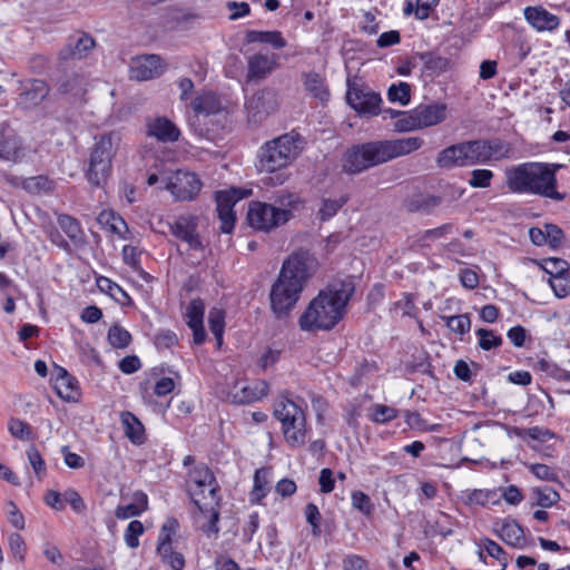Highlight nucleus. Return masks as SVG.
<instances>
[{
  "label": "nucleus",
  "instance_id": "15",
  "mask_svg": "<svg viewBox=\"0 0 570 570\" xmlns=\"http://www.w3.org/2000/svg\"><path fill=\"white\" fill-rule=\"evenodd\" d=\"M436 164L440 168L443 169L472 166L466 141L459 142L442 149L438 155Z\"/></svg>",
  "mask_w": 570,
  "mask_h": 570
},
{
  "label": "nucleus",
  "instance_id": "51",
  "mask_svg": "<svg viewBox=\"0 0 570 570\" xmlns=\"http://www.w3.org/2000/svg\"><path fill=\"white\" fill-rule=\"evenodd\" d=\"M144 533V525L140 521L134 520L131 521L125 532V541L126 544L135 549L139 546V535Z\"/></svg>",
  "mask_w": 570,
  "mask_h": 570
},
{
  "label": "nucleus",
  "instance_id": "29",
  "mask_svg": "<svg viewBox=\"0 0 570 570\" xmlns=\"http://www.w3.org/2000/svg\"><path fill=\"white\" fill-rule=\"evenodd\" d=\"M416 56L423 62V71L428 76H440L450 69V60L432 51L419 52Z\"/></svg>",
  "mask_w": 570,
  "mask_h": 570
},
{
  "label": "nucleus",
  "instance_id": "16",
  "mask_svg": "<svg viewBox=\"0 0 570 570\" xmlns=\"http://www.w3.org/2000/svg\"><path fill=\"white\" fill-rule=\"evenodd\" d=\"M49 94V86L41 79L20 82L19 101L26 108L39 105Z\"/></svg>",
  "mask_w": 570,
  "mask_h": 570
},
{
  "label": "nucleus",
  "instance_id": "59",
  "mask_svg": "<svg viewBox=\"0 0 570 570\" xmlns=\"http://www.w3.org/2000/svg\"><path fill=\"white\" fill-rule=\"evenodd\" d=\"M482 548L487 551V553L499 560L503 567L507 564V553L503 549L493 540L484 539L482 543Z\"/></svg>",
  "mask_w": 570,
  "mask_h": 570
},
{
  "label": "nucleus",
  "instance_id": "47",
  "mask_svg": "<svg viewBox=\"0 0 570 570\" xmlns=\"http://www.w3.org/2000/svg\"><path fill=\"white\" fill-rule=\"evenodd\" d=\"M8 430L10 434L20 440H32L33 433L28 423L19 419H10L8 423Z\"/></svg>",
  "mask_w": 570,
  "mask_h": 570
},
{
  "label": "nucleus",
  "instance_id": "34",
  "mask_svg": "<svg viewBox=\"0 0 570 570\" xmlns=\"http://www.w3.org/2000/svg\"><path fill=\"white\" fill-rule=\"evenodd\" d=\"M272 203L268 205L271 207H274L276 212H285L287 214L286 216V223L292 217V207L298 202V197L289 191L286 190H278L271 197Z\"/></svg>",
  "mask_w": 570,
  "mask_h": 570
},
{
  "label": "nucleus",
  "instance_id": "40",
  "mask_svg": "<svg viewBox=\"0 0 570 570\" xmlns=\"http://www.w3.org/2000/svg\"><path fill=\"white\" fill-rule=\"evenodd\" d=\"M271 470L267 468H261L256 470L254 475V488L252 494L254 495V499H264L269 490V478Z\"/></svg>",
  "mask_w": 570,
  "mask_h": 570
},
{
  "label": "nucleus",
  "instance_id": "41",
  "mask_svg": "<svg viewBox=\"0 0 570 570\" xmlns=\"http://www.w3.org/2000/svg\"><path fill=\"white\" fill-rule=\"evenodd\" d=\"M466 145L472 165L491 160V153L488 151L487 140H470L466 141Z\"/></svg>",
  "mask_w": 570,
  "mask_h": 570
},
{
  "label": "nucleus",
  "instance_id": "57",
  "mask_svg": "<svg viewBox=\"0 0 570 570\" xmlns=\"http://www.w3.org/2000/svg\"><path fill=\"white\" fill-rule=\"evenodd\" d=\"M9 547L10 551L16 559L19 561L24 560V554L27 551L26 543L22 537L19 533H11L9 537Z\"/></svg>",
  "mask_w": 570,
  "mask_h": 570
},
{
  "label": "nucleus",
  "instance_id": "50",
  "mask_svg": "<svg viewBox=\"0 0 570 570\" xmlns=\"http://www.w3.org/2000/svg\"><path fill=\"white\" fill-rule=\"evenodd\" d=\"M549 284L557 297L563 298L570 294L569 273L558 277H550Z\"/></svg>",
  "mask_w": 570,
  "mask_h": 570
},
{
  "label": "nucleus",
  "instance_id": "45",
  "mask_svg": "<svg viewBox=\"0 0 570 570\" xmlns=\"http://www.w3.org/2000/svg\"><path fill=\"white\" fill-rule=\"evenodd\" d=\"M479 336V347L483 351H490L502 345V337L497 335L494 331L488 328H479L476 331Z\"/></svg>",
  "mask_w": 570,
  "mask_h": 570
},
{
  "label": "nucleus",
  "instance_id": "27",
  "mask_svg": "<svg viewBox=\"0 0 570 570\" xmlns=\"http://www.w3.org/2000/svg\"><path fill=\"white\" fill-rule=\"evenodd\" d=\"M275 61L266 55L257 53L248 60V80H262L275 69Z\"/></svg>",
  "mask_w": 570,
  "mask_h": 570
},
{
  "label": "nucleus",
  "instance_id": "25",
  "mask_svg": "<svg viewBox=\"0 0 570 570\" xmlns=\"http://www.w3.org/2000/svg\"><path fill=\"white\" fill-rule=\"evenodd\" d=\"M94 38L87 33H82L78 39H69L68 46L61 50L62 59H81L95 47Z\"/></svg>",
  "mask_w": 570,
  "mask_h": 570
},
{
  "label": "nucleus",
  "instance_id": "23",
  "mask_svg": "<svg viewBox=\"0 0 570 570\" xmlns=\"http://www.w3.org/2000/svg\"><path fill=\"white\" fill-rule=\"evenodd\" d=\"M268 392V384L265 381H255L249 385H244L235 390L232 394L233 402L236 404H249L261 400Z\"/></svg>",
  "mask_w": 570,
  "mask_h": 570
},
{
  "label": "nucleus",
  "instance_id": "49",
  "mask_svg": "<svg viewBox=\"0 0 570 570\" xmlns=\"http://www.w3.org/2000/svg\"><path fill=\"white\" fill-rule=\"evenodd\" d=\"M148 501L131 502L127 505H119L116 510V517L118 519H129L131 517L139 515L147 510Z\"/></svg>",
  "mask_w": 570,
  "mask_h": 570
},
{
  "label": "nucleus",
  "instance_id": "20",
  "mask_svg": "<svg viewBox=\"0 0 570 570\" xmlns=\"http://www.w3.org/2000/svg\"><path fill=\"white\" fill-rule=\"evenodd\" d=\"M494 531L509 546L514 548H523L525 546V537L523 529L512 519L498 520L493 524Z\"/></svg>",
  "mask_w": 570,
  "mask_h": 570
},
{
  "label": "nucleus",
  "instance_id": "54",
  "mask_svg": "<svg viewBox=\"0 0 570 570\" xmlns=\"http://www.w3.org/2000/svg\"><path fill=\"white\" fill-rule=\"evenodd\" d=\"M544 236L546 244L548 243L552 248H558L564 238L563 230L554 224L544 225Z\"/></svg>",
  "mask_w": 570,
  "mask_h": 570
},
{
  "label": "nucleus",
  "instance_id": "55",
  "mask_svg": "<svg viewBox=\"0 0 570 570\" xmlns=\"http://www.w3.org/2000/svg\"><path fill=\"white\" fill-rule=\"evenodd\" d=\"M569 264L562 258H549L543 266L550 277H558L568 274Z\"/></svg>",
  "mask_w": 570,
  "mask_h": 570
},
{
  "label": "nucleus",
  "instance_id": "11",
  "mask_svg": "<svg viewBox=\"0 0 570 570\" xmlns=\"http://www.w3.org/2000/svg\"><path fill=\"white\" fill-rule=\"evenodd\" d=\"M346 101L358 115L376 116L380 114L382 99L380 94L365 91L347 79Z\"/></svg>",
  "mask_w": 570,
  "mask_h": 570
},
{
  "label": "nucleus",
  "instance_id": "43",
  "mask_svg": "<svg viewBox=\"0 0 570 570\" xmlns=\"http://www.w3.org/2000/svg\"><path fill=\"white\" fill-rule=\"evenodd\" d=\"M108 342L115 348H125L131 342V334L124 327L115 324L108 330Z\"/></svg>",
  "mask_w": 570,
  "mask_h": 570
},
{
  "label": "nucleus",
  "instance_id": "28",
  "mask_svg": "<svg viewBox=\"0 0 570 570\" xmlns=\"http://www.w3.org/2000/svg\"><path fill=\"white\" fill-rule=\"evenodd\" d=\"M120 421L124 426L125 435L134 444H142L146 440L145 428L138 417L129 411H124L120 414Z\"/></svg>",
  "mask_w": 570,
  "mask_h": 570
},
{
  "label": "nucleus",
  "instance_id": "53",
  "mask_svg": "<svg viewBox=\"0 0 570 570\" xmlns=\"http://www.w3.org/2000/svg\"><path fill=\"white\" fill-rule=\"evenodd\" d=\"M493 178V173L489 169H474L471 173V178L469 179L470 186L474 188H487L491 184V179Z\"/></svg>",
  "mask_w": 570,
  "mask_h": 570
},
{
  "label": "nucleus",
  "instance_id": "10",
  "mask_svg": "<svg viewBox=\"0 0 570 570\" xmlns=\"http://www.w3.org/2000/svg\"><path fill=\"white\" fill-rule=\"evenodd\" d=\"M164 187L171 193L176 200H191L202 188V183L194 173L177 170L163 179Z\"/></svg>",
  "mask_w": 570,
  "mask_h": 570
},
{
  "label": "nucleus",
  "instance_id": "3",
  "mask_svg": "<svg viewBox=\"0 0 570 570\" xmlns=\"http://www.w3.org/2000/svg\"><path fill=\"white\" fill-rule=\"evenodd\" d=\"M423 140L417 137L374 140L352 146L344 154L343 170L348 175L361 174L372 167L417 150Z\"/></svg>",
  "mask_w": 570,
  "mask_h": 570
},
{
  "label": "nucleus",
  "instance_id": "64",
  "mask_svg": "<svg viewBox=\"0 0 570 570\" xmlns=\"http://www.w3.org/2000/svg\"><path fill=\"white\" fill-rule=\"evenodd\" d=\"M141 366L140 360L136 355H128L120 360L119 370L125 374H132Z\"/></svg>",
  "mask_w": 570,
  "mask_h": 570
},
{
  "label": "nucleus",
  "instance_id": "9",
  "mask_svg": "<svg viewBox=\"0 0 570 570\" xmlns=\"http://www.w3.org/2000/svg\"><path fill=\"white\" fill-rule=\"evenodd\" d=\"M285 212H276L268 203L252 202L247 210L249 226L257 230L269 232L286 224Z\"/></svg>",
  "mask_w": 570,
  "mask_h": 570
},
{
  "label": "nucleus",
  "instance_id": "32",
  "mask_svg": "<svg viewBox=\"0 0 570 570\" xmlns=\"http://www.w3.org/2000/svg\"><path fill=\"white\" fill-rule=\"evenodd\" d=\"M248 43L261 42L271 45L275 49H282L286 46L285 39L279 31H257L248 30L245 37Z\"/></svg>",
  "mask_w": 570,
  "mask_h": 570
},
{
  "label": "nucleus",
  "instance_id": "5",
  "mask_svg": "<svg viewBox=\"0 0 570 570\" xmlns=\"http://www.w3.org/2000/svg\"><path fill=\"white\" fill-rule=\"evenodd\" d=\"M304 138L294 131L265 142L258 153L257 168L273 173L286 167L304 148Z\"/></svg>",
  "mask_w": 570,
  "mask_h": 570
},
{
  "label": "nucleus",
  "instance_id": "24",
  "mask_svg": "<svg viewBox=\"0 0 570 570\" xmlns=\"http://www.w3.org/2000/svg\"><path fill=\"white\" fill-rule=\"evenodd\" d=\"M194 503L198 511V518L207 519V522L202 524V530L208 535L217 534L219 532L217 525L220 515L219 501H215V503L209 507L207 504H200L199 501H194Z\"/></svg>",
  "mask_w": 570,
  "mask_h": 570
},
{
  "label": "nucleus",
  "instance_id": "35",
  "mask_svg": "<svg viewBox=\"0 0 570 570\" xmlns=\"http://www.w3.org/2000/svg\"><path fill=\"white\" fill-rule=\"evenodd\" d=\"M157 552L163 561L169 564L174 570H183L185 567V559L181 553L171 550L168 544V537L161 538L157 546Z\"/></svg>",
  "mask_w": 570,
  "mask_h": 570
},
{
  "label": "nucleus",
  "instance_id": "30",
  "mask_svg": "<svg viewBox=\"0 0 570 570\" xmlns=\"http://www.w3.org/2000/svg\"><path fill=\"white\" fill-rule=\"evenodd\" d=\"M21 155V141L12 130L0 131V158L17 160Z\"/></svg>",
  "mask_w": 570,
  "mask_h": 570
},
{
  "label": "nucleus",
  "instance_id": "7",
  "mask_svg": "<svg viewBox=\"0 0 570 570\" xmlns=\"http://www.w3.org/2000/svg\"><path fill=\"white\" fill-rule=\"evenodd\" d=\"M274 416L282 423L283 434L289 446L297 448L305 444L306 417L295 402L282 399L275 405Z\"/></svg>",
  "mask_w": 570,
  "mask_h": 570
},
{
  "label": "nucleus",
  "instance_id": "52",
  "mask_svg": "<svg viewBox=\"0 0 570 570\" xmlns=\"http://www.w3.org/2000/svg\"><path fill=\"white\" fill-rule=\"evenodd\" d=\"M402 116L403 117L395 122V128L397 131H412L422 128L416 117L415 109L409 112L405 111V115Z\"/></svg>",
  "mask_w": 570,
  "mask_h": 570
},
{
  "label": "nucleus",
  "instance_id": "46",
  "mask_svg": "<svg viewBox=\"0 0 570 570\" xmlns=\"http://www.w3.org/2000/svg\"><path fill=\"white\" fill-rule=\"evenodd\" d=\"M208 325L210 332L214 334L218 342L223 338L225 315L222 309L212 308L208 314Z\"/></svg>",
  "mask_w": 570,
  "mask_h": 570
},
{
  "label": "nucleus",
  "instance_id": "14",
  "mask_svg": "<svg viewBox=\"0 0 570 570\" xmlns=\"http://www.w3.org/2000/svg\"><path fill=\"white\" fill-rule=\"evenodd\" d=\"M204 314L205 303L202 298L191 299L184 313L186 324L193 331V341L196 345L203 344L206 340Z\"/></svg>",
  "mask_w": 570,
  "mask_h": 570
},
{
  "label": "nucleus",
  "instance_id": "63",
  "mask_svg": "<svg viewBox=\"0 0 570 570\" xmlns=\"http://www.w3.org/2000/svg\"><path fill=\"white\" fill-rule=\"evenodd\" d=\"M178 343L177 335L171 331H163L155 337V344L158 348H169Z\"/></svg>",
  "mask_w": 570,
  "mask_h": 570
},
{
  "label": "nucleus",
  "instance_id": "22",
  "mask_svg": "<svg viewBox=\"0 0 570 570\" xmlns=\"http://www.w3.org/2000/svg\"><path fill=\"white\" fill-rule=\"evenodd\" d=\"M147 134L164 142L176 141L180 135L175 124L166 117H158L149 122Z\"/></svg>",
  "mask_w": 570,
  "mask_h": 570
},
{
  "label": "nucleus",
  "instance_id": "13",
  "mask_svg": "<svg viewBox=\"0 0 570 570\" xmlns=\"http://www.w3.org/2000/svg\"><path fill=\"white\" fill-rule=\"evenodd\" d=\"M193 108L195 116L190 120V125L194 127L195 132L199 137H209L210 129L207 127L209 118L220 112L219 104L209 98H196L193 101Z\"/></svg>",
  "mask_w": 570,
  "mask_h": 570
},
{
  "label": "nucleus",
  "instance_id": "39",
  "mask_svg": "<svg viewBox=\"0 0 570 570\" xmlns=\"http://www.w3.org/2000/svg\"><path fill=\"white\" fill-rule=\"evenodd\" d=\"M97 222L104 226L108 227L111 233L121 235L122 229H127V224L122 217L117 215L112 210H102L98 217Z\"/></svg>",
  "mask_w": 570,
  "mask_h": 570
},
{
  "label": "nucleus",
  "instance_id": "26",
  "mask_svg": "<svg viewBox=\"0 0 570 570\" xmlns=\"http://www.w3.org/2000/svg\"><path fill=\"white\" fill-rule=\"evenodd\" d=\"M421 127H430L445 119L446 107L444 104L420 105L415 108Z\"/></svg>",
  "mask_w": 570,
  "mask_h": 570
},
{
  "label": "nucleus",
  "instance_id": "48",
  "mask_svg": "<svg viewBox=\"0 0 570 570\" xmlns=\"http://www.w3.org/2000/svg\"><path fill=\"white\" fill-rule=\"evenodd\" d=\"M446 326L454 333L463 335L471 328V320L468 314L445 317Z\"/></svg>",
  "mask_w": 570,
  "mask_h": 570
},
{
  "label": "nucleus",
  "instance_id": "36",
  "mask_svg": "<svg viewBox=\"0 0 570 570\" xmlns=\"http://www.w3.org/2000/svg\"><path fill=\"white\" fill-rule=\"evenodd\" d=\"M218 490L219 485L217 484L215 476H213V479H198L194 482H187V491L191 499L196 495L205 497L206 494L215 497Z\"/></svg>",
  "mask_w": 570,
  "mask_h": 570
},
{
  "label": "nucleus",
  "instance_id": "61",
  "mask_svg": "<svg viewBox=\"0 0 570 570\" xmlns=\"http://www.w3.org/2000/svg\"><path fill=\"white\" fill-rule=\"evenodd\" d=\"M6 513L8 515L9 522L19 530L24 528V518L13 501H9Z\"/></svg>",
  "mask_w": 570,
  "mask_h": 570
},
{
  "label": "nucleus",
  "instance_id": "58",
  "mask_svg": "<svg viewBox=\"0 0 570 570\" xmlns=\"http://www.w3.org/2000/svg\"><path fill=\"white\" fill-rule=\"evenodd\" d=\"M305 515L307 522L312 525V533L314 535L321 534V524L320 521L322 519L321 513L317 509V507L313 503H309L305 508Z\"/></svg>",
  "mask_w": 570,
  "mask_h": 570
},
{
  "label": "nucleus",
  "instance_id": "8",
  "mask_svg": "<svg viewBox=\"0 0 570 570\" xmlns=\"http://www.w3.org/2000/svg\"><path fill=\"white\" fill-rule=\"evenodd\" d=\"M247 120L252 125L262 124L278 108L277 91L272 88L257 90L245 104Z\"/></svg>",
  "mask_w": 570,
  "mask_h": 570
},
{
  "label": "nucleus",
  "instance_id": "17",
  "mask_svg": "<svg viewBox=\"0 0 570 570\" xmlns=\"http://www.w3.org/2000/svg\"><path fill=\"white\" fill-rule=\"evenodd\" d=\"M53 389L66 401H77L79 397L78 381L61 366H56L52 374Z\"/></svg>",
  "mask_w": 570,
  "mask_h": 570
},
{
  "label": "nucleus",
  "instance_id": "38",
  "mask_svg": "<svg viewBox=\"0 0 570 570\" xmlns=\"http://www.w3.org/2000/svg\"><path fill=\"white\" fill-rule=\"evenodd\" d=\"M511 433H513L515 436L522 440H525V438H530L531 440L539 441L542 443L554 438V433L551 430L540 426H533L529 429L513 426L511 428Z\"/></svg>",
  "mask_w": 570,
  "mask_h": 570
},
{
  "label": "nucleus",
  "instance_id": "19",
  "mask_svg": "<svg viewBox=\"0 0 570 570\" xmlns=\"http://www.w3.org/2000/svg\"><path fill=\"white\" fill-rule=\"evenodd\" d=\"M171 234L178 239L186 242L191 249H203L199 235L196 232V224L193 219L180 216L169 225Z\"/></svg>",
  "mask_w": 570,
  "mask_h": 570
},
{
  "label": "nucleus",
  "instance_id": "2",
  "mask_svg": "<svg viewBox=\"0 0 570 570\" xmlns=\"http://www.w3.org/2000/svg\"><path fill=\"white\" fill-rule=\"evenodd\" d=\"M305 253H295L282 265L269 291L271 311L277 321H287L311 277Z\"/></svg>",
  "mask_w": 570,
  "mask_h": 570
},
{
  "label": "nucleus",
  "instance_id": "37",
  "mask_svg": "<svg viewBox=\"0 0 570 570\" xmlns=\"http://www.w3.org/2000/svg\"><path fill=\"white\" fill-rule=\"evenodd\" d=\"M97 285L102 292L109 294L119 304H131L130 296L118 284L114 283L109 278L102 276L99 277L97 279Z\"/></svg>",
  "mask_w": 570,
  "mask_h": 570
},
{
  "label": "nucleus",
  "instance_id": "60",
  "mask_svg": "<svg viewBox=\"0 0 570 570\" xmlns=\"http://www.w3.org/2000/svg\"><path fill=\"white\" fill-rule=\"evenodd\" d=\"M487 144L488 151L491 153V160H498L508 156L509 145L501 141L500 139H488Z\"/></svg>",
  "mask_w": 570,
  "mask_h": 570
},
{
  "label": "nucleus",
  "instance_id": "4",
  "mask_svg": "<svg viewBox=\"0 0 570 570\" xmlns=\"http://www.w3.org/2000/svg\"><path fill=\"white\" fill-rule=\"evenodd\" d=\"M562 166L549 163H523L505 170L507 187L517 194H530L562 202L567 194L558 190L557 171Z\"/></svg>",
  "mask_w": 570,
  "mask_h": 570
},
{
  "label": "nucleus",
  "instance_id": "42",
  "mask_svg": "<svg viewBox=\"0 0 570 570\" xmlns=\"http://www.w3.org/2000/svg\"><path fill=\"white\" fill-rule=\"evenodd\" d=\"M348 197L342 196L338 199H323L317 216L322 222L332 218L347 203Z\"/></svg>",
  "mask_w": 570,
  "mask_h": 570
},
{
  "label": "nucleus",
  "instance_id": "44",
  "mask_svg": "<svg viewBox=\"0 0 570 570\" xmlns=\"http://www.w3.org/2000/svg\"><path fill=\"white\" fill-rule=\"evenodd\" d=\"M387 98L391 102L406 106L411 101V86L407 82L392 85L387 90Z\"/></svg>",
  "mask_w": 570,
  "mask_h": 570
},
{
  "label": "nucleus",
  "instance_id": "1",
  "mask_svg": "<svg viewBox=\"0 0 570 570\" xmlns=\"http://www.w3.org/2000/svg\"><path fill=\"white\" fill-rule=\"evenodd\" d=\"M355 292L352 276L335 281L326 289L321 291L299 316L302 331H330L343 318L345 308Z\"/></svg>",
  "mask_w": 570,
  "mask_h": 570
},
{
  "label": "nucleus",
  "instance_id": "6",
  "mask_svg": "<svg viewBox=\"0 0 570 570\" xmlns=\"http://www.w3.org/2000/svg\"><path fill=\"white\" fill-rule=\"evenodd\" d=\"M95 139L86 178L91 186L102 187L111 173V161L116 153L115 144L119 141V136L110 131Z\"/></svg>",
  "mask_w": 570,
  "mask_h": 570
},
{
  "label": "nucleus",
  "instance_id": "62",
  "mask_svg": "<svg viewBox=\"0 0 570 570\" xmlns=\"http://www.w3.org/2000/svg\"><path fill=\"white\" fill-rule=\"evenodd\" d=\"M439 0H416L415 17L419 20H425L431 11L438 6Z\"/></svg>",
  "mask_w": 570,
  "mask_h": 570
},
{
  "label": "nucleus",
  "instance_id": "33",
  "mask_svg": "<svg viewBox=\"0 0 570 570\" xmlns=\"http://www.w3.org/2000/svg\"><path fill=\"white\" fill-rule=\"evenodd\" d=\"M58 225L63 230V233L70 238L72 243L76 245H80L83 243V232L80 227L79 222L67 215L60 214L57 218Z\"/></svg>",
  "mask_w": 570,
  "mask_h": 570
},
{
  "label": "nucleus",
  "instance_id": "56",
  "mask_svg": "<svg viewBox=\"0 0 570 570\" xmlns=\"http://www.w3.org/2000/svg\"><path fill=\"white\" fill-rule=\"evenodd\" d=\"M373 410L372 420L376 423H387L397 416V410L387 405L376 404Z\"/></svg>",
  "mask_w": 570,
  "mask_h": 570
},
{
  "label": "nucleus",
  "instance_id": "31",
  "mask_svg": "<svg viewBox=\"0 0 570 570\" xmlns=\"http://www.w3.org/2000/svg\"><path fill=\"white\" fill-rule=\"evenodd\" d=\"M303 85L306 91H308L314 98L325 101L330 97V92L326 88L323 77L315 72L309 71L303 73Z\"/></svg>",
  "mask_w": 570,
  "mask_h": 570
},
{
  "label": "nucleus",
  "instance_id": "21",
  "mask_svg": "<svg viewBox=\"0 0 570 570\" xmlns=\"http://www.w3.org/2000/svg\"><path fill=\"white\" fill-rule=\"evenodd\" d=\"M215 199L220 220V230L229 234L233 232L236 222V214L233 209L236 203L224 190L217 191Z\"/></svg>",
  "mask_w": 570,
  "mask_h": 570
},
{
  "label": "nucleus",
  "instance_id": "18",
  "mask_svg": "<svg viewBox=\"0 0 570 570\" xmlns=\"http://www.w3.org/2000/svg\"><path fill=\"white\" fill-rule=\"evenodd\" d=\"M524 18L538 31H552L560 24L559 17L550 13L542 6L527 7Z\"/></svg>",
  "mask_w": 570,
  "mask_h": 570
},
{
  "label": "nucleus",
  "instance_id": "12",
  "mask_svg": "<svg viewBox=\"0 0 570 570\" xmlns=\"http://www.w3.org/2000/svg\"><path fill=\"white\" fill-rule=\"evenodd\" d=\"M166 70L158 55L134 57L129 65V77L137 81H146L160 77Z\"/></svg>",
  "mask_w": 570,
  "mask_h": 570
}]
</instances>
